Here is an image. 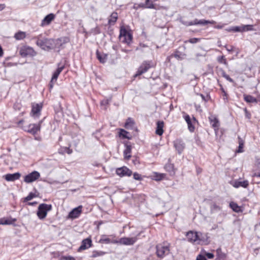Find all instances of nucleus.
I'll list each match as a JSON object with an SVG mask.
<instances>
[{"mask_svg":"<svg viewBox=\"0 0 260 260\" xmlns=\"http://www.w3.org/2000/svg\"><path fill=\"white\" fill-rule=\"evenodd\" d=\"M41 35L35 37L33 39L36 40V44L42 49L44 50H49L52 49L53 44V39L44 38L41 39Z\"/></svg>","mask_w":260,"mask_h":260,"instance_id":"obj_1","label":"nucleus"},{"mask_svg":"<svg viewBox=\"0 0 260 260\" xmlns=\"http://www.w3.org/2000/svg\"><path fill=\"white\" fill-rule=\"evenodd\" d=\"M170 244L168 242L160 243L156 246V254L157 257L162 259L170 253Z\"/></svg>","mask_w":260,"mask_h":260,"instance_id":"obj_2","label":"nucleus"},{"mask_svg":"<svg viewBox=\"0 0 260 260\" xmlns=\"http://www.w3.org/2000/svg\"><path fill=\"white\" fill-rule=\"evenodd\" d=\"M52 209L51 204H46L45 203L41 204L38 209L37 216L40 219L45 218L47 215V212Z\"/></svg>","mask_w":260,"mask_h":260,"instance_id":"obj_3","label":"nucleus"},{"mask_svg":"<svg viewBox=\"0 0 260 260\" xmlns=\"http://www.w3.org/2000/svg\"><path fill=\"white\" fill-rule=\"evenodd\" d=\"M42 123V120H41L38 123L29 124L28 125L22 126V128L24 131L35 135L40 131Z\"/></svg>","mask_w":260,"mask_h":260,"instance_id":"obj_4","label":"nucleus"},{"mask_svg":"<svg viewBox=\"0 0 260 260\" xmlns=\"http://www.w3.org/2000/svg\"><path fill=\"white\" fill-rule=\"evenodd\" d=\"M119 37L123 38L122 42L128 45L131 43L133 40L132 34L128 32L123 26L120 27Z\"/></svg>","mask_w":260,"mask_h":260,"instance_id":"obj_5","label":"nucleus"},{"mask_svg":"<svg viewBox=\"0 0 260 260\" xmlns=\"http://www.w3.org/2000/svg\"><path fill=\"white\" fill-rule=\"evenodd\" d=\"M154 66L152 61H144L139 68L135 76H140L147 72L149 69L154 67Z\"/></svg>","mask_w":260,"mask_h":260,"instance_id":"obj_6","label":"nucleus"},{"mask_svg":"<svg viewBox=\"0 0 260 260\" xmlns=\"http://www.w3.org/2000/svg\"><path fill=\"white\" fill-rule=\"evenodd\" d=\"M43 105L40 104H31V110L30 115L31 117L37 118H39L41 115V111L42 110Z\"/></svg>","mask_w":260,"mask_h":260,"instance_id":"obj_7","label":"nucleus"},{"mask_svg":"<svg viewBox=\"0 0 260 260\" xmlns=\"http://www.w3.org/2000/svg\"><path fill=\"white\" fill-rule=\"evenodd\" d=\"M185 236L189 242L192 244H198L199 233L193 231H189L186 233Z\"/></svg>","mask_w":260,"mask_h":260,"instance_id":"obj_8","label":"nucleus"},{"mask_svg":"<svg viewBox=\"0 0 260 260\" xmlns=\"http://www.w3.org/2000/svg\"><path fill=\"white\" fill-rule=\"evenodd\" d=\"M181 23L185 26H190L193 25L205 26L208 24H211V21L206 20L205 19L199 20L198 19H195L194 20L189 22L181 21Z\"/></svg>","mask_w":260,"mask_h":260,"instance_id":"obj_9","label":"nucleus"},{"mask_svg":"<svg viewBox=\"0 0 260 260\" xmlns=\"http://www.w3.org/2000/svg\"><path fill=\"white\" fill-rule=\"evenodd\" d=\"M19 53L22 57H26L27 56H34L36 54V52L34 49L29 46H23L21 47L20 49Z\"/></svg>","mask_w":260,"mask_h":260,"instance_id":"obj_10","label":"nucleus"},{"mask_svg":"<svg viewBox=\"0 0 260 260\" xmlns=\"http://www.w3.org/2000/svg\"><path fill=\"white\" fill-rule=\"evenodd\" d=\"M40 177V174L37 171H34L24 177V181L29 183L35 181Z\"/></svg>","mask_w":260,"mask_h":260,"instance_id":"obj_11","label":"nucleus"},{"mask_svg":"<svg viewBox=\"0 0 260 260\" xmlns=\"http://www.w3.org/2000/svg\"><path fill=\"white\" fill-rule=\"evenodd\" d=\"M138 240L137 237L128 238L123 237L120 239L119 241H115L114 243H120V244L125 245H133Z\"/></svg>","mask_w":260,"mask_h":260,"instance_id":"obj_12","label":"nucleus"},{"mask_svg":"<svg viewBox=\"0 0 260 260\" xmlns=\"http://www.w3.org/2000/svg\"><path fill=\"white\" fill-rule=\"evenodd\" d=\"M220 123L218 119L214 117L212 119V126L214 128L215 135L217 138H220L223 134V131L221 129L219 128Z\"/></svg>","mask_w":260,"mask_h":260,"instance_id":"obj_13","label":"nucleus"},{"mask_svg":"<svg viewBox=\"0 0 260 260\" xmlns=\"http://www.w3.org/2000/svg\"><path fill=\"white\" fill-rule=\"evenodd\" d=\"M116 173L121 177L123 176H131L132 175V171L126 167L123 166L117 168L116 170Z\"/></svg>","mask_w":260,"mask_h":260,"instance_id":"obj_14","label":"nucleus"},{"mask_svg":"<svg viewBox=\"0 0 260 260\" xmlns=\"http://www.w3.org/2000/svg\"><path fill=\"white\" fill-rule=\"evenodd\" d=\"M92 242L91 238L88 237L83 239L81 242L80 246L78 249V252H81L91 247Z\"/></svg>","mask_w":260,"mask_h":260,"instance_id":"obj_15","label":"nucleus"},{"mask_svg":"<svg viewBox=\"0 0 260 260\" xmlns=\"http://www.w3.org/2000/svg\"><path fill=\"white\" fill-rule=\"evenodd\" d=\"M174 146L179 154H181L185 147V144L182 140L178 139L174 141Z\"/></svg>","mask_w":260,"mask_h":260,"instance_id":"obj_16","label":"nucleus"},{"mask_svg":"<svg viewBox=\"0 0 260 260\" xmlns=\"http://www.w3.org/2000/svg\"><path fill=\"white\" fill-rule=\"evenodd\" d=\"M231 184L235 188H238L240 187L247 188L249 185V182L247 180H241V179H238L231 182Z\"/></svg>","mask_w":260,"mask_h":260,"instance_id":"obj_17","label":"nucleus"},{"mask_svg":"<svg viewBox=\"0 0 260 260\" xmlns=\"http://www.w3.org/2000/svg\"><path fill=\"white\" fill-rule=\"evenodd\" d=\"M57 66V69L53 74L51 82H55L57 81L58 76L64 68V65L61 64V63H58Z\"/></svg>","mask_w":260,"mask_h":260,"instance_id":"obj_18","label":"nucleus"},{"mask_svg":"<svg viewBox=\"0 0 260 260\" xmlns=\"http://www.w3.org/2000/svg\"><path fill=\"white\" fill-rule=\"evenodd\" d=\"M82 206H79L73 209L69 214V217L75 219L78 217L82 212Z\"/></svg>","mask_w":260,"mask_h":260,"instance_id":"obj_19","label":"nucleus"},{"mask_svg":"<svg viewBox=\"0 0 260 260\" xmlns=\"http://www.w3.org/2000/svg\"><path fill=\"white\" fill-rule=\"evenodd\" d=\"M199 236L198 244H208L209 243L210 237L207 234L199 233Z\"/></svg>","mask_w":260,"mask_h":260,"instance_id":"obj_20","label":"nucleus"},{"mask_svg":"<svg viewBox=\"0 0 260 260\" xmlns=\"http://www.w3.org/2000/svg\"><path fill=\"white\" fill-rule=\"evenodd\" d=\"M125 149L123 151V154L124 155V157L128 159L131 157V153L132 151V146L131 145V143L129 142L126 141L124 142Z\"/></svg>","mask_w":260,"mask_h":260,"instance_id":"obj_21","label":"nucleus"},{"mask_svg":"<svg viewBox=\"0 0 260 260\" xmlns=\"http://www.w3.org/2000/svg\"><path fill=\"white\" fill-rule=\"evenodd\" d=\"M55 16L53 13H50L45 17L41 22V26H44L49 25L54 19Z\"/></svg>","mask_w":260,"mask_h":260,"instance_id":"obj_22","label":"nucleus"},{"mask_svg":"<svg viewBox=\"0 0 260 260\" xmlns=\"http://www.w3.org/2000/svg\"><path fill=\"white\" fill-rule=\"evenodd\" d=\"M20 176V174L17 172L14 174H8L5 175V178L8 181H14L19 179Z\"/></svg>","mask_w":260,"mask_h":260,"instance_id":"obj_23","label":"nucleus"},{"mask_svg":"<svg viewBox=\"0 0 260 260\" xmlns=\"http://www.w3.org/2000/svg\"><path fill=\"white\" fill-rule=\"evenodd\" d=\"M164 126V122L163 121H158L156 123V128L155 133L158 136H161L164 133L163 127Z\"/></svg>","mask_w":260,"mask_h":260,"instance_id":"obj_24","label":"nucleus"},{"mask_svg":"<svg viewBox=\"0 0 260 260\" xmlns=\"http://www.w3.org/2000/svg\"><path fill=\"white\" fill-rule=\"evenodd\" d=\"M118 19V14L113 12L108 18V24L109 25H114Z\"/></svg>","mask_w":260,"mask_h":260,"instance_id":"obj_25","label":"nucleus"},{"mask_svg":"<svg viewBox=\"0 0 260 260\" xmlns=\"http://www.w3.org/2000/svg\"><path fill=\"white\" fill-rule=\"evenodd\" d=\"M165 169L171 175L175 174L174 164L171 163L170 159L168 160V163L165 166Z\"/></svg>","mask_w":260,"mask_h":260,"instance_id":"obj_26","label":"nucleus"},{"mask_svg":"<svg viewBox=\"0 0 260 260\" xmlns=\"http://www.w3.org/2000/svg\"><path fill=\"white\" fill-rule=\"evenodd\" d=\"M184 119L188 125V128L190 132H192L194 130V127L191 123L190 116L188 115L185 116Z\"/></svg>","mask_w":260,"mask_h":260,"instance_id":"obj_27","label":"nucleus"},{"mask_svg":"<svg viewBox=\"0 0 260 260\" xmlns=\"http://www.w3.org/2000/svg\"><path fill=\"white\" fill-rule=\"evenodd\" d=\"M225 255L221 252V249H217L216 250V258L215 260H225Z\"/></svg>","mask_w":260,"mask_h":260,"instance_id":"obj_28","label":"nucleus"},{"mask_svg":"<svg viewBox=\"0 0 260 260\" xmlns=\"http://www.w3.org/2000/svg\"><path fill=\"white\" fill-rule=\"evenodd\" d=\"M72 152V149L68 147H62L58 150V153L60 154H64L65 153L70 154Z\"/></svg>","mask_w":260,"mask_h":260,"instance_id":"obj_29","label":"nucleus"},{"mask_svg":"<svg viewBox=\"0 0 260 260\" xmlns=\"http://www.w3.org/2000/svg\"><path fill=\"white\" fill-rule=\"evenodd\" d=\"M244 100L248 103H256L257 102V100L256 98L250 95H244Z\"/></svg>","mask_w":260,"mask_h":260,"instance_id":"obj_30","label":"nucleus"},{"mask_svg":"<svg viewBox=\"0 0 260 260\" xmlns=\"http://www.w3.org/2000/svg\"><path fill=\"white\" fill-rule=\"evenodd\" d=\"M96 57L100 61V62L104 63L107 60V55L106 54H101L100 52L97 50L96 52Z\"/></svg>","mask_w":260,"mask_h":260,"instance_id":"obj_31","label":"nucleus"},{"mask_svg":"<svg viewBox=\"0 0 260 260\" xmlns=\"http://www.w3.org/2000/svg\"><path fill=\"white\" fill-rule=\"evenodd\" d=\"M26 37V32L24 31H19L14 35V38L17 40H21L24 39Z\"/></svg>","mask_w":260,"mask_h":260,"instance_id":"obj_32","label":"nucleus"},{"mask_svg":"<svg viewBox=\"0 0 260 260\" xmlns=\"http://www.w3.org/2000/svg\"><path fill=\"white\" fill-rule=\"evenodd\" d=\"M239 32L253 30V26L252 25H242L240 26Z\"/></svg>","mask_w":260,"mask_h":260,"instance_id":"obj_33","label":"nucleus"},{"mask_svg":"<svg viewBox=\"0 0 260 260\" xmlns=\"http://www.w3.org/2000/svg\"><path fill=\"white\" fill-rule=\"evenodd\" d=\"M230 206L233 209V210L236 212H240L242 211L241 207L235 202H231L230 204Z\"/></svg>","mask_w":260,"mask_h":260,"instance_id":"obj_34","label":"nucleus"},{"mask_svg":"<svg viewBox=\"0 0 260 260\" xmlns=\"http://www.w3.org/2000/svg\"><path fill=\"white\" fill-rule=\"evenodd\" d=\"M197 99H201L202 101L206 102L210 99V96L209 94H207L206 95L202 94H197Z\"/></svg>","mask_w":260,"mask_h":260,"instance_id":"obj_35","label":"nucleus"},{"mask_svg":"<svg viewBox=\"0 0 260 260\" xmlns=\"http://www.w3.org/2000/svg\"><path fill=\"white\" fill-rule=\"evenodd\" d=\"M105 254L106 252L103 251L93 250L90 257L95 258L96 257L103 256Z\"/></svg>","mask_w":260,"mask_h":260,"instance_id":"obj_36","label":"nucleus"},{"mask_svg":"<svg viewBox=\"0 0 260 260\" xmlns=\"http://www.w3.org/2000/svg\"><path fill=\"white\" fill-rule=\"evenodd\" d=\"M116 240H114L113 241H111V240H110V238L106 237V236H105V235H103V236H102L101 238L99 240V242L100 243H106V244H108V243H114V242Z\"/></svg>","mask_w":260,"mask_h":260,"instance_id":"obj_37","label":"nucleus"},{"mask_svg":"<svg viewBox=\"0 0 260 260\" xmlns=\"http://www.w3.org/2000/svg\"><path fill=\"white\" fill-rule=\"evenodd\" d=\"M128 134V132H127L125 130H124L123 129H120L119 135L120 137H122L123 138L130 139L131 138V137H128L127 136Z\"/></svg>","mask_w":260,"mask_h":260,"instance_id":"obj_38","label":"nucleus"},{"mask_svg":"<svg viewBox=\"0 0 260 260\" xmlns=\"http://www.w3.org/2000/svg\"><path fill=\"white\" fill-rule=\"evenodd\" d=\"M58 41V38L57 39H53V44L52 45V49L58 48L59 49L62 47L60 41Z\"/></svg>","mask_w":260,"mask_h":260,"instance_id":"obj_39","label":"nucleus"},{"mask_svg":"<svg viewBox=\"0 0 260 260\" xmlns=\"http://www.w3.org/2000/svg\"><path fill=\"white\" fill-rule=\"evenodd\" d=\"M226 30L228 32H239L240 26H232L229 28L226 29Z\"/></svg>","mask_w":260,"mask_h":260,"instance_id":"obj_40","label":"nucleus"},{"mask_svg":"<svg viewBox=\"0 0 260 260\" xmlns=\"http://www.w3.org/2000/svg\"><path fill=\"white\" fill-rule=\"evenodd\" d=\"M58 41L60 42V43L61 44V46H62L63 45H64L65 44L69 42L70 41V39L68 37H61V38H58Z\"/></svg>","mask_w":260,"mask_h":260,"instance_id":"obj_41","label":"nucleus"},{"mask_svg":"<svg viewBox=\"0 0 260 260\" xmlns=\"http://www.w3.org/2000/svg\"><path fill=\"white\" fill-rule=\"evenodd\" d=\"M217 60L218 62L220 63H223L224 64H227L226 60L224 56H219L217 58Z\"/></svg>","mask_w":260,"mask_h":260,"instance_id":"obj_42","label":"nucleus"},{"mask_svg":"<svg viewBox=\"0 0 260 260\" xmlns=\"http://www.w3.org/2000/svg\"><path fill=\"white\" fill-rule=\"evenodd\" d=\"M239 145L238 149L237 150L236 152L238 153H241L243 151V145H244L243 141L240 139L239 142Z\"/></svg>","mask_w":260,"mask_h":260,"instance_id":"obj_43","label":"nucleus"},{"mask_svg":"<svg viewBox=\"0 0 260 260\" xmlns=\"http://www.w3.org/2000/svg\"><path fill=\"white\" fill-rule=\"evenodd\" d=\"M35 197L36 195L35 194V193L32 192H30L29 194L24 198V202H27L28 201H30Z\"/></svg>","mask_w":260,"mask_h":260,"instance_id":"obj_44","label":"nucleus"},{"mask_svg":"<svg viewBox=\"0 0 260 260\" xmlns=\"http://www.w3.org/2000/svg\"><path fill=\"white\" fill-rule=\"evenodd\" d=\"M127 120L129 121H126L125 123V127L126 128H128L129 127H132L134 124V122L131 118H128Z\"/></svg>","mask_w":260,"mask_h":260,"instance_id":"obj_45","label":"nucleus"},{"mask_svg":"<svg viewBox=\"0 0 260 260\" xmlns=\"http://www.w3.org/2000/svg\"><path fill=\"white\" fill-rule=\"evenodd\" d=\"M133 178L134 179H135L136 180L140 181V180H142L141 175L137 172H135L133 174Z\"/></svg>","mask_w":260,"mask_h":260,"instance_id":"obj_46","label":"nucleus"},{"mask_svg":"<svg viewBox=\"0 0 260 260\" xmlns=\"http://www.w3.org/2000/svg\"><path fill=\"white\" fill-rule=\"evenodd\" d=\"M149 0H146V5L145 6V8H149V9H155L154 5L152 3H149Z\"/></svg>","mask_w":260,"mask_h":260,"instance_id":"obj_47","label":"nucleus"},{"mask_svg":"<svg viewBox=\"0 0 260 260\" xmlns=\"http://www.w3.org/2000/svg\"><path fill=\"white\" fill-rule=\"evenodd\" d=\"M91 32L94 35L99 34L101 33L100 28L98 26H96V27H95V28H94L91 29Z\"/></svg>","mask_w":260,"mask_h":260,"instance_id":"obj_48","label":"nucleus"},{"mask_svg":"<svg viewBox=\"0 0 260 260\" xmlns=\"http://www.w3.org/2000/svg\"><path fill=\"white\" fill-rule=\"evenodd\" d=\"M223 76L228 81H229L230 82H233V80L230 78V77L226 75L225 73H223Z\"/></svg>","mask_w":260,"mask_h":260,"instance_id":"obj_49","label":"nucleus"},{"mask_svg":"<svg viewBox=\"0 0 260 260\" xmlns=\"http://www.w3.org/2000/svg\"><path fill=\"white\" fill-rule=\"evenodd\" d=\"M199 41V39L193 38L190 39L188 40V42L190 43L194 44V43H197Z\"/></svg>","mask_w":260,"mask_h":260,"instance_id":"obj_50","label":"nucleus"},{"mask_svg":"<svg viewBox=\"0 0 260 260\" xmlns=\"http://www.w3.org/2000/svg\"><path fill=\"white\" fill-rule=\"evenodd\" d=\"M173 55L175 58L177 59L181 58V57L180 56L181 54L180 53V52L178 51H175Z\"/></svg>","mask_w":260,"mask_h":260,"instance_id":"obj_51","label":"nucleus"},{"mask_svg":"<svg viewBox=\"0 0 260 260\" xmlns=\"http://www.w3.org/2000/svg\"><path fill=\"white\" fill-rule=\"evenodd\" d=\"M196 260H207L204 255L199 254L197 257Z\"/></svg>","mask_w":260,"mask_h":260,"instance_id":"obj_52","label":"nucleus"},{"mask_svg":"<svg viewBox=\"0 0 260 260\" xmlns=\"http://www.w3.org/2000/svg\"><path fill=\"white\" fill-rule=\"evenodd\" d=\"M63 259L64 260H76V259L72 256H63Z\"/></svg>","mask_w":260,"mask_h":260,"instance_id":"obj_53","label":"nucleus"},{"mask_svg":"<svg viewBox=\"0 0 260 260\" xmlns=\"http://www.w3.org/2000/svg\"><path fill=\"white\" fill-rule=\"evenodd\" d=\"M245 113V116L247 118L250 119L251 117L250 114L248 112L247 110L246 109H245L244 110Z\"/></svg>","mask_w":260,"mask_h":260,"instance_id":"obj_54","label":"nucleus"},{"mask_svg":"<svg viewBox=\"0 0 260 260\" xmlns=\"http://www.w3.org/2000/svg\"><path fill=\"white\" fill-rule=\"evenodd\" d=\"M203 253L209 259H211V252H206L205 251Z\"/></svg>","mask_w":260,"mask_h":260,"instance_id":"obj_55","label":"nucleus"},{"mask_svg":"<svg viewBox=\"0 0 260 260\" xmlns=\"http://www.w3.org/2000/svg\"><path fill=\"white\" fill-rule=\"evenodd\" d=\"M109 100H104V101L101 102V105H106L109 104Z\"/></svg>","mask_w":260,"mask_h":260,"instance_id":"obj_56","label":"nucleus"},{"mask_svg":"<svg viewBox=\"0 0 260 260\" xmlns=\"http://www.w3.org/2000/svg\"><path fill=\"white\" fill-rule=\"evenodd\" d=\"M225 47L226 50L228 51H229V52L233 51V48H234L233 46H230V47H227L226 46H225Z\"/></svg>","mask_w":260,"mask_h":260,"instance_id":"obj_57","label":"nucleus"},{"mask_svg":"<svg viewBox=\"0 0 260 260\" xmlns=\"http://www.w3.org/2000/svg\"><path fill=\"white\" fill-rule=\"evenodd\" d=\"M6 7V6L4 4H0V11H2L5 9Z\"/></svg>","mask_w":260,"mask_h":260,"instance_id":"obj_58","label":"nucleus"},{"mask_svg":"<svg viewBox=\"0 0 260 260\" xmlns=\"http://www.w3.org/2000/svg\"><path fill=\"white\" fill-rule=\"evenodd\" d=\"M27 204L28 205H30V206H35L37 204V202H28L27 203Z\"/></svg>","mask_w":260,"mask_h":260,"instance_id":"obj_59","label":"nucleus"},{"mask_svg":"<svg viewBox=\"0 0 260 260\" xmlns=\"http://www.w3.org/2000/svg\"><path fill=\"white\" fill-rule=\"evenodd\" d=\"M222 92L223 93V99L225 100V99H227V94L225 92V91L222 89Z\"/></svg>","mask_w":260,"mask_h":260,"instance_id":"obj_60","label":"nucleus"},{"mask_svg":"<svg viewBox=\"0 0 260 260\" xmlns=\"http://www.w3.org/2000/svg\"><path fill=\"white\" fill-rule=\"evenodd\" d=\"M156 177L155 178L156 180H160L161 179H162V176H161V175H159V176H156Z\"/></svg>","mask_w":260,"mask_h":260,"instance_id":"obj_61","label":"nucleus"},{"mask_svg":"<svg viewBox=\"0 0 260 260\" xmlns=\"http://www.w3.org/2000/svg\"><path fill=\"white\" fill-rule=\"evenodd\" d=\"M253 176L260 178V172L257 173H254L253 174Z\"/></svg>","mask_w":260,"mask_h":260,"instance_id":"obj_62","label":"nucleus"},{"mask_svg":"<svg viewBox=\"0 0 260 260\" xmlns=\"http://www.w3.org/2000/svg\"><path fill=\"white\" fill-rule=\"evenodd\" d=\"M3 224H11V222L9 220H6L5 221V222L3 223Z\"/></svg>","mask_w":260,"mask_h":260,"instance_id":"obj_63","label":"nucleus"},{"mask_svg":"<svg viewBox=\"0 0 260 260\" xmlns=\"http://www.w3.org/2000/svg\"><path fill=\"white\" fill-rule=\"evenodd\" d=\"M24 122V120L23 119H21L19 121V122H18V124L19 125H21V124H22Z\"/></svg>","mask_w":260,"mask_h":260,"instance_id":"obj_64","label":"nucleus"}]
</instances>
